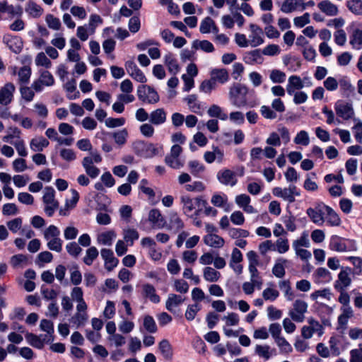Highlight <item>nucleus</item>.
Listing matches in <instances>:
<instances>
[{"label":"nucleus","mask_w":362,"mask_h":362,"mask_svg":"<svg viewBox=\"0 0 362 362\" xmlns=\"http://www.w3.org/2000/svg\"><path fill=\"white\" fill-rule=\"evenodd\" d=\"M248 91V88L245 85L240 83L233 84L228 92V99L230 104L237 108L246 106L247 105V95Z\"/></svg>","instance_id":"obj_1"},{"label":"nucleus","mask_w":362,"mask_h":362,"mask_svg":"<svg viewBox=\"0 0 362 362\" xmlns=\"http://www.w3.org/2000/svg\"><path fill=\"white\" fill-rule=\"evenodd\" d=\"M43 235L47 241V247L48 249L57 252H62L63 241L59 238L60 230L56 226H49L44 230Z\"/></svg>","instance_id":"obj_2"},{"label":"nucleus","mask_w":362,"mask_h":362,"mask_svg":"<svg viewBox=\"0 0 362 362\" xmlns=\"http://www.w3.org/2000/svg\"><path fill=\"white\" fill-rule=\"evenodd\" d=\"M134 151L139 156L148 158L159 154L162 148L153 144H146L141 141H136L133 145Z\"/></svg>","instance_id":"obj_3"},{"label":"nucleus","mask_w":362,"mask_h":362,"mask_svg":"<svg viewBox=\"0 0 362 362\" xmlns=\"http://www.w3.org/2000/svg\"><path fill=\"white\" fill-rule=\"evenodd\" d=\"M182 152V148L179 144H174L170 153L165 158V163L170 168L175 170L182 168L184 166V161L180 158Z\"/></svg>","instance_id":"obj_4"},{"label":"nucleus","mask_w":362,"mask_h":362,"mask_svg":"<svg viewBox=\"0 0 362 362\" xmlns=\"http://www.w3.org/2000/svg\"><path fill=\"white\" fill-rule=\"evenodd\" d=\"M180 202L182 204V211L188 216L192 217V213L194 212L196 215H198L199 211L195 210L196 206L202 203L204 205L206 204V201L203 200L200 197L195 199L191 198L187 194H182L180 196Z\"/></svg>","instance_id":"obj_5"},{"label":"nucleus","mask_w":362,"mask_h":362,"mask_svg":"<svg viewBox=\"0 0 362 362\" xmlns=\"http://www.w3.org/2000/svg\"><path fill=\"white\" fill-rule=\"evenodd\" d=\"M55 191L51 187H47L44 190L43 202L45 204V211L48 216H52L57 209L59 204L55 200Z\"/></svg>","instance_id":"obj_6"},{"label":"nucleus","mask_w":362,"mask_h":362,"mask_svg":"<svg viewBox=\"0 0 362 362\" xmlns=\"http://www.w3.org/2000/svg\"><path fill=\"white\" fill-rule=\"evenodd\" d=\"M308 322V325H305L301 329V335L304 339H310L314 334H317L319 337L323 334L324 328L318 321L309 318Z\"/></svg>","instance_id":"obj_7"},{"label":"nucleus","mask_w":362,"mask_h":362,"mask_svg":"<svg viewBox=\"0 0 362 362\" xmlns=\"http://www.w3.org/2000/svg\"><path fill=\"white\" fill-rule=\"evenodd\" d=\"M272 193L275 197H280L289 203L295 202L296 196H300V192L297 187L291 185L285 188L274 187L272 189Z\"/></svg>","instance_id":"obj_8"},{"label":"nucleus","mask_w":362,"mask_h":362,"mask_svg":"<svg viewBox=\"0 0 362 362\" xmlns=\"http://www.w3.org/2000/svg\"><path fill=\"white\" fill-rule=\"evenodd\" d=\"M308 303L303 300H296L293 308L289 311L291 318L297 322H302L305 320V314L308 310Z\"/></svg>","instance_id":"obj_9"},{"label":"nucleus","mask_w":362,"mask_h":362,"mask_svg":"<svg viewBox=\"0 0 362 362\" xmlns=\"http://www.w3.org/2000/svg\"><path fill=\"white\" fill-rule=\"evenodd\" d=\"M334 110L337 116L344 120L352 119L354 115L352 104L343 100H338L335 103Z\"/></svg>","instance_id":"obj_10"},{"label":"nucleus","mask_w":362,"mask_h":362,"mask_svg":"<svg viewBox=\"0 0 362 362\" xmlns=\"http://www.w3.org/2000/svg\"><path fill=\"white\" fill-rule=\"evenodd\" d=\"M138 97L143 102L148 104H155L159 101V95L155 89L148 86L139 87Z\"/></svg>","instance_id":"obj_11"},{"label":"nucleus","mask_w":362,"mask_h":362,"mask_svg":"<svg viewBox=\"0 0 362 362\" xmlns=\"http://www.w3.org/2000/svg\"><path fill=\"white\" fill-rule=\"evenodd\" d=\"M351 269L349 267L343 268L337 275V279L334 283L336 291L346 290L351 284Z\"/></svg>","instance_id":"obj_12"},{"label":"nucleus","mask_w":362,"mask_h":362,"mask_svg":"<svg viewBox=\"0 0 362 362\" xmlns=\"http://www.w3.org/2000/svg\"><path fill=\"white\" fill-rule=\"evenodd\" d=\"M218 182L226 186L233 187L238 182L237 174L228 168L219 170L216 175Z\"/></svg>","instance_id":"obj_13"},{"label":"nucleus","mask_w":362,"mask_h":362,"mask_svg":"<svg viewBox=\"0 0 362 362\" xmlns=\"http://www.w3.org/2000/svg\"><path fill=\"white\" fill-rule=\"evenodd\" d=\"M325 204L324 203L317 204L314 208L307 209V214L311 221L318 225L322 226L325 222Z\"/></svg>","instance_id":"obj_14"},{"label":"nucleus","mask_w":362,"mask_h":362,"mask_svg":"<svg viewBox=\"0 0 362 362\" xmlns=\"http://www.w3.org/2000/svg\"><path fill=\"white\" fill-rule=\"evenodd\" d=\"M249 28L250 31L248 39L250 45L252 47H255L263 44L264 33L262 29L254 23L250 24Z\"/></svg>","instance_id":"obj_15"},{"label":"nucleus","mask_w":362,"mask_h":362,"mask_svg":"<svg viewBox=\"0 0 362 362\" xmlns=\"http://www.w3.org/2000/svg\"><path fill=\"white\" fill-rule=\"evenodd\" d=\"M125 69L128 74L136 81L142 83L146 82L147 79L144 74L138 68L133 61H127L125 62Z\"/></svg>","instance_id":"obj_16"},{"label":"nucleus","mask_w":362,"mask_h":362,"mask_svg":"<svg viewBox=\"0 0 362 362\" xmlns=\"http://www.w3.org/2000/svg\"><path fill=\"white\" fill-rule=\"evenodd\" d=\"M235 202L239 208L242 209L247 214H253L258 212L257 210L250 204L251 199L250 196L246 194L237 195L235 198Z\"/></svg>","instance_id":"obj_17"},{"label":"nucleus","mask_w":362,"mask_h":362,"mask_svg":"<svg viewBox=\"0 0 362 362\" xmlns=\"http://www.w3.org/2000/svg\"><path fill=\"white\" fill-rule=\"evenodd\" d=\"M16 87L12 83H6L0 88V104L7 105L11 103Z\"/></svg>","instance_id":"obj_18"},{"label":"nucleus","mask_w":362,"mask_h":362,"mask_svg":"<svg viewBox=\"0 0 362 362\" xmlns=\"http://www.w3.org/2000/svg\"><path fill=\"white\" fill-rule=\"evenodd\" d=\"M168 222H166V228L169 230H172L174 233H178L181 230L184 226V222L179 216L177 212L170 211L168 214Z\"/></svg>","instance_id":"obj_19"},{"label":"nucleus","mask_w":362,"mask_h":362,"mask_svg":"<svg viewBox=\"0 0 362 362\" xmlns=\"http://www.w3.org/2000/svg\"><path fill=\"white\" fill-rule=\"evenodd\" d=\"M305 9L304 0H285L281 7L282 12L290 13L296 11H303Z\"/></svg>","instance_id":"obj_20"},{"label":"nucleus","mask_w":362,"mask_h":362,"mask_svg":"<svg viewBox=\"0 0 362 362\" xmlns=\"http://www.w3.org/2000/svg\"><path fill=\"white\" fill-rule=\"evenodd\" d=\"M148 221L152 224L155 228H163L166 226V221L164 219L160 210L153 209L150 210L148 216Z\"/></svg>","instance_id":"obj_21"},{"label":"nucleus","mask_w":362,"mask_h":362,"mask_svg":"<svg viewBox=\"0 0 362 362\" xmlns=\"http://www.w3.org/2000/svg\"><path fill=\"white\" fill-rule=\"evenodd\" d=\"M100 255L105 262V267L107 270L112 271L117 266L119 260L114 256L111 250L103 248L100 250Z\"/></svg>","instance_id":"obj_22"},{"label":"nucleus","mask_w":362,"mask_h":362,"mask_svg":"<svg viewBox=\"0 0 362 362\" xmlns=\"http://www.w3.org/2000/svg\"><path fill=\"white\" fill-rule=\"evenodd\" d=\"M116 237L113 230H107L97 234L96 242L99 245L111 246Z\"/></svg>","instance_id":"obj_23"},{"label":"nucleus","mask_w":362,"mask_h":362,"mask_svg":"<svg viewBox=\"0 0 362 362\" xmlns=\"http://www.w3.org/2000/svg\"><path fill=\"white\" fill-rule=\"evenodd\" d=\"M163 62L170 74L176 75L180 72V66L175 54L173 53L168 52L165 54L163 57Z\"/></svg>","instance_id":"obj_24"},{"label":"nucleus","mask_w":362,"mask_h":362,"mask_svg":"<svg viewBox=\"0 0 362 362\" xmlns=\"http://www.w3.org/2000/svg\"><path fill=\"white\" fill-rule=\"evenodd\" d=\"M325 209V221L327 225L330 226H339L341 223V220L339 214L330 206L325 205L323 206Z\"/></svg>","instance_id":"obj_25"},{"label":"nucleus","mask_w":362,"mask_h":362,"mask_svg":"<svg viewBox=\"0 0 362 362\" xmlns=\"http://www.w3.org/2000/svg\"><path fill=\"white\" fill-rule=\"evenodd\" d=\"M317 8L327 16H335L339 13V8L337 5L329 0H322L317 4Z\"/></svg>","instance_id":"obj_26"},{"label":"nucleus","mask_w":362,"mask_h":362,"mask_svg":"<svg viewBox=\"0 0 362 362\" xmlns=\"http://www.w3.org/2000/svg\"><path fill=\"white\" fill-rule=\"evenodd\" d=\"M304 87L303 81L297 75H291L288 78L286 90L289 95L294 94L296 90H300Z\"/></svg>","instance_id":"obj_27"},{"label":"nucleus","mask_w":362,"mask_h":362,"mask_svg":"<svg viewBox=\"0 0 362 362\" xmlns=\"http://www.w3.org/2000/svg\"><path fill=\"white\" fill-rule=\"evenodd\" d=\"M184 301L185 298L181 295L170 293L165 301V308L170 313H174L176 308L180 306Z\"/></svg>","instance_id":"obj_28"},{"label":"nucleus","mask_w":362,"mask_h":362,"mask_svg":"<svg viewBox=\"0 0 362 362\" xmlns=\"http://www.w3.org/2000/svg\"><path fill=\"white\" fill-rule=\"evenodd\" d=\"M71 297L73 300L77 302L76 310H87L88 306L83 299V292L81 288L74 287L71 291Z\"/></svg>","instance_id":"obj_29"},{"label":"nucleus","mask_w":362,"mask_h":362,"mask_svg":"<svg viewBox=\"0 0 362 362\" xmlns=\"http://www.w3.org/2000/svg\"><path fill=\"white\" fill-rule=\"evenodd\" d=\"M224 157L223 151L217 146H213L212 151H206L204 154V159L207 163H212L215 160L222 163Z\"/></svg>","instance_id":"obj_30"},{"label":"nucleus","mask_w":362,"mask_h":362,"mask_svg":"<svg viewBox=\"0 0 362 362\" xmlns=\"http://www.w3.org/2000/svg\"><path fill=\"white\" fill-rule=\"evenodd\" d=\"M186 102L189 110L197 115H202L203 107L200 101L198 100L196 95H189L184 98Z\"/></svg>","instance_id":"obj_31"},{"label":"nucleus","mask_w":362,"mask_h":362,"mask_svg":"<svg viewBox=\"0 0 362 362\" xmlns=\"http://www.w3.org/2000/svg\"><path fill=\"white\" fill-rule=\"evenodd\" d=\"M167 113L163 108H158L149 115V122L156 126H159L166 122Z\"/></svg>","instance_id":"obj_32"},{"label":"nucleus","mask_w":362,"mask_h":362,"mask_svg":"<svg viewBox=\"0 0 362 362\" xmlns=\"http://www.w3.org/2000/svg\"><path fill=\"white\" fill-rule=\"evenodd\" d=\"M22 139L21 131L18 127H13L8 129L6 134L2 137L4 142L14 145L15 142H18Z\"/></svg>","instance_id":"obj_33"},{"label":"nucleus","mask_w":362,"mask_h":362,"mask_svg":"<svg viewBox=\"0 0 362 362\" xmlns=\"http://www.w3.org/2000/svg\"><path fill=\"white\" fill-rule=\"evenodd\" d=\"M143 296L153 303H158L160 301V296L156 293V288L150 284L142 285Z\"/></svg>","instance_id":"obj_34"},{"label":"nucleus","mask_w":362,"mask_h":362,"mask_svg":"<svg viewBox=\"0 0 362 362\" xmlns=\"http://www.w3.org/2000/svg\"><path fill=\"white\" fill-rule=\"evenodd\" d=\"M203 240L206 245L214 248H221L225 243L223 238L215 233L207 234Z\"/></svg>","instance_id":"obj_35"},{"label":"nucleus","mask_w":362,"mask_h":362,"mask_svg":"<svg viewBox=\"0 0 362 362\" xmlns=\"http://www.w3.org/2000/svg\"><path fill=\"white\" fill-rule=\"evenodd\" d=\"M199 30L203 34L210 33H217L218 32V28L212 18L210 17H206L200 23Z\"/></svg>","instance_id":"obj_36"},{"label":"nucleus","mask_w":362,"mask_h":362,"mask_svg":"<svg viewBox=\"0 0 362 362\" xmlns=\"http://www.w3.org/2000/svg\"><path fill=\"white\" fill-rule=\"evenodd\" d=\"M49 141L42 136H35L30 141V148L34 152H40L49 146Z\"/></svg>","instance_id":"obj_37"},{"label":"nucleus","mask_w":362,"mask_h":362,"mask_svg":"<svg viewBox=\"0 0 362 362\" xmlns=\"http://www.w3.org/2000/svg\"><path fill=\"white\" fill-rule=\"evenodd\" d=\"M255 353L267 361L275 355V350L267 344H257L255 347Z\"/></svg>","instance_id":"obj_38"},{"label":"nucleus","mask_w":362,"mask_h":362,"mask_svg":"<svg viewBox=\"0 0 362 362\" xmlns=\"http://www.w3.org/2000/svg\"><path fill=\"white\" fill-rule=\"evenodd\" d=\"M279 296V292L276 288L275 285L270 282L267 284V287L262 291V298L264 300L274 302Z\"/></svg>","instance_id":"obj_39"},{"label":"nucleus","mask_w":362,"mask_h":362,"mask_svg":"<svg viewBox=\"0 0 362 362\" xmlns=\"http://www.w3.org/2000/svg\"><path fill=\"white\" fill-rule=\"evenodd\" d=\"M25 11L30 17L33 18L40 17L44 12L43 8L33 1H28L26 3Z\"/></svg>","instance_id":"obj_40"},{"label":"nucleus","mask_w":362,"mask_h":362,"mask_svg":"<svg viewBox=\"0 0 362 362\" xmlns=\"http://www.w3.org/2000/svg\"><path fill=\"white\" fill-rule=\"evenodd\" d=\"M329 248L339 252H343L347 250L345 240L337 235H332L330 238Z\"/></svg>","instance_id":"obj_41"},{"label":"nucleus","mask_w":362,"mask_h":362,"mask_svg":"<svg viewBox=\"0 0 362 362\" xmlns=\"http://www.w3.org/2000/svg\"><path fill=\"white\" fill-rule=\"evenodd\" d=\"M87 310H78L70 319V323L72 324L76 328L83 325L88 320V315L86 312Z\"/></svg>","instance_id":"obj_42"},{"label":"nucleus","mask_w":362,"mask_h":362,"mask_svg":"<svg viewBox=\"0 0 362 362\" xmlns=\"http://www.w3.org/2000/svg\"><path fill=\"white\" fill-rule=\"evenodd\" d=\"M211 78L216 83L224 84L229 80V75L225 69H214L211 71Z\"/></svg>","instance_id":"obj_43"},{"label":"nucleus","mask_w":362,"mask_h":362,"mask_svg":"<svg viewBox=\"0 0 362 362\" xmlns=\"http://www.w3.org/2000/svg\"><path fill=\"white\" fill-rule=\"evenodd\" d=\"M314 276L315 281L317 284L329 283L332 279L331 273L324 267L317 269Z\"/></svg>","instance_id":"obj_44"},{"label":"nucleus","mask_w":362,"mask_h":362,"mask_svg":"<svg viewBox=\"0 0 362 362\" xmlns=\"http://www.w3.org/2000/svg\"><path fill=\"white\" fill-rule=\"evenodd\" d=\"M221 276V273L213 267H206L203 269V277L207 282H217Z\"/></svg>","instance_id":"obj_45"},{"label":"nucleus","mask_w":362,"mask_h":362,"mask_svg":"<svg viewBox=\"0 0 362 362\" xmlns=\"http://www.w3.org/2000/svg\"><path fill=\"white\" fill-rule=\"evenodd\" d=\"M158 349L165 360H171L173 356V350L171 344L167 339H163L158 344Z\"/></svg>","instance_id":"obj_46"},{"label":"nucleus","mask_w":362,"mask_h":362,"mask_svg":"<svg viewBox=\"0 0 362 362\" xmlns=\"http://www.w3.org/2000/svg\"><path fill=\"white\" fill-rule=\"evenodd\" d=\"M279 287L283 292L284 296L287 300L291 301L294 299L295 294L292 290L291 283L288 280L280 281L279 282Z\"/></svg>","instance_id":"obj_47"},{"label":"nucleus","mask_w":362,"mask_h":362,"mask_svg":"<svg viewBox=\"0 0 362 362\" xmlns=\"http://www.w3.org/2000/svg\"><path fill=\"white\" fill-rule=\"evenodd\" d=\"M207 114L211 117H217L225 121L228 119V115L225 113L219 105L213 104L207 110Z\"/></svg>","instance_id":"obj_48"},{"label":"nucleus","mask_w":362,"mask_h":362,"mask_svg":"<svg viewBox=\"0 0 362 362\" xmlns=\"http://www.w3.org/2000/svg\"><path fill=\"white\" fill-rule=\"evenodd\" d=\"M82 165L85 169L86 173L91 178L97 177L100 174V170L91 163L90 159L83 158Z\"/></svg>","instance_id":"obj_49"},{"label":"nucleus","mask_w":362,"mask_h":362,"mask_svg":"<svg viewBox=\"0 0 362 362\" xmlns=\"http://www.w3.org/2000/svg\"><path fill=\"white\" fill-rule=\"evenodd\" d=\"M139 238V235L138 231L134 228H125L123 230V238L124 241H125L127 245L129 246L133 245L134 242L138 240Z\"/></svg>","instance_id":"obj_50"},{"label":"nucleus","mask_w":362,"mask_h":362,"mask_svg":"<svg viewBox=\"0 0 362 362\" xmlns=\"http://www.w3.org/2000/svg\"><path fill=\"white\" fill-rule=\"evenodd\" d=\"M350 44L353 49L359 50L362 49V30L356 29L350 37Z\"/></svg>","instance_id":"obj_51"},{"label":"nucleus","mask_w":362,"mask_h":362,"mask_svg":"<svg viewBox=\"0 0 362 362\" xmlns=\"http://www.w3.org/2000/svg\"><path fill=\"white\" fill-rule=\"evenodd\" d=\"M128 135L129 133L127 129H122L120 130L114 132L112 134V136L114 139L115 144L119 146H122L126 144Z\"/></svg>","instance_id":"obj_52"},{"label":"nucleus","mask_w":362,"mask_h":362,"mask_svg":"<svg viewBox=\"0 0 362 362\" xmlns=\"http://www.w3.org/2000/svg\"><path fill=\"white\" fill-rule=\"evenodd\" d=\"M348 10L356 16H362V0H348L346 2Z\"/></svg>","instance_id":"obj_53"},{"label":"nucleus","mask_w":362,"mask_h":362,"mask_svg":"<svg viewBox=\"0 0 362 362\" xmlns=\"http://www.w3.org/2000/svg\"><path fill=\"white\" fill-rule=\"evenodd\" d=\"M269 78L274 83H283L286 78V74L277 69H274L269 71Z\"/></svg>","instance_id":"obj_54"},{"label":"nucleus","mask_w":362,"mask_h":362,"mask_svg":"<svg viewBox=\"0 0 362 362\" xmlns=\"http://www.w3.org/2000/svg\"><path fill=\"white\" fill-rule=\"evenodd\" d=\"M193 47L196 49H202V51L211 53L214 51V46L209 40H195L193 42Z\"/></svg>","instance_id":"obj_55"},{"label":"nucleus","mask_w":362,"mask_h":362,"mask_svg":"<svg viewBox=\"0 0 362 362\" xmlns=\"http://www.w3.org/2000/svg\"><path fill=\"white\" fill-rule=\"evenodd\" d=\"M262 285V282L258 281L257 280H251L250 281H246L243 284V291L246 295H252L255 288H257L260 289Z\"/></svg>","instance_id":"obj_56"},{"label":"nucleus","mask_w":362,"mask_h":362,"mask_svg":"<svg viewBox=\"0 0 362 362\" xmlns=\"http://www.w3.org/2000/svg\"><path fill=\"white\" fill-rule=\"evenodd\" d=\"M107 340L110 346L115 347H120L125 344L126 339L120 333H116L110 336H107Z\"/></svg>","instance_id":"obj_57"},{"label":"nucleus","mask_w":362,"mask_h":362,"mask_svg":"<svg viewBox=\"0 0 362 362\" xmlns=\"http://www.w3.org/2000/svg\"><path fill=\"white\" fill-rule=\"evenodd\" d=\"M99 252L95 246L90 247L86 251V255L83 259L86 265H91L94 260L98 257Z\"/></svg>","instance_id":"obj_58"},{"label":"nucleus","mask_w":362,"mask_h":362,"mask_svg":"<svg viewBox=\"0 0 362 362\" xmlns=\"http://www.w3.org/2000/svg\"><path fill=\"white\" fill-rule=\"evenodd\" d=\"M211 202L215 206L223 208L227 204L228 197L223 193H216L212 195Z\"/></svg>","instance_id":"obj_59"},{"label":"nucleus","mask_w":362,"mask_h":362,"mask_svg":"<svg viewBox=\"0 0 362 362\" xmlns=\"http://www.w3.org/2000/svg\"><path fill=\"white\" fill-rule=\"evenodd\" d=\"M332 293L331 291L328 288H325L320 290H317L313 292L310 297L313 300L317 301L319 298L325 299L329 300L331 299Z\"/></svg>","instance_id":"obj_60"},{"label":"nucleus","mask_w":362,"mask_h":362,"mask_svg":"<svg viewBox=\"0 0 362 362\" xmlns=\"http://www.w3.org/2000/svg\"><path fill=\"white\" fill-rule=\"evenodd\" d=\"M95 33H91L89 27L86 24H85L83 25L78 26L76 35L80 40L85 42L88 40L89 36L93 35Z\"/></svg>","instance_id":"obj_61"},{"label":"nucleus","mask_w":362,"mask_h":362,"mask_svg":"<svg viewBox=\"0 0 362 362\" xmlns=\"http://www.w3.org/2000/svg\"><path fill=\"white\" fill-rule=\"evenodd\" d=\"M143 327L146 332L149 333H155L158 329L154 319L150 315H145L144 317Z\"/></svg>","instance_id":"obj_62"},{"label":"nucleus","mask_w":362,"mask_h":362,"mask_svg":"<svg viewBox=\"0 0 362 362\" xmlns=\"http://www.w3.org/2000/svg\"><path fill=\"white\" fill-rule=\"evenodd\" d=\"M293 142L297 145L307 146L310 144V136L305 130H300L293 139Z\"/></svg>","instance_id":"obj_63"},{"label":"nucleus","mask_w":362,"mask_h":362,"mask_svg":"<svg viewBox=\"0 0 362 362\" xmlns=\"http://www.w3.org/2000/svg\"><path fill=\"white\" fill-rule=\"evenodd\" d=\"M352 131L357 142L362 144V121L358 118H354Z\"/></svg>","instance_id":"obj_64"}]
</instances>
